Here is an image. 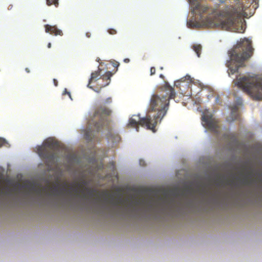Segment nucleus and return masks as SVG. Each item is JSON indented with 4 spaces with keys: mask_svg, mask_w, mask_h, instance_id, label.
<instances>
[{
    "mask_svg": "<svg viewBox=\"0 0 262 262\" xmlns=\"http://www.w3.org/2000/svg\"><path fill=\"white\" fill-rule=\"evenodd\" d=\"M145 127L148 129L151 130L155 133L156 130L155 127L157 125L155 123L151 115L148 114L145 117L141 118L140 115H133L129 118L128 125L133 128H136L137 132L139 131V125Z\"/></svg>",
    "mask_w": 262,
    "mask_h": 262,
    "instance_id": "0eeeda50",
    "label": "nucleus"
},
{
    "mask_svg": "<svg viewBox=\"0 0 262 262\" xmlns=\"http://www.w3.org/2000/svg\"><path fill=\"white\" fill-rule=\"evenodd\" d=\"M180 215V214H154L152 217L160 220H163L170 217H173L172 215Z\"/></svg>",
    "mask_w": 262,
    "mask_h": 262,
    "instance_id": "2eb2a0df",
    "label": "nucleus"
},
{
    "mask_svg": "<svg viewBox=\"0 0 262 262\" xmlns=\"http://www.w3.org/2000/svg\"><path fill=\"white\" fill-rule=\"evenodd\" d=\"M241 174H243V171H242L241 173H240Z\"/></svg>",
    "mask_w": 262,
    "mask_h": 262,
    "instance_id": "58836bf2",
    "label": "nucleus"
},
{
    "mask_svg": "<svg viewBox=\"0 0 262 262\" xmlns=\"http://www.w3.org/2000/svg\"><path fill=\"white\" fill-rule=\"evenodd\" d=\"M47 4L48 6L54 5L57 7L58 6V0H47Z\"/></svg>",
    "mask_w": 262,
    "mask_h": 262,
    "instance_id": "a211bd4d",
    "label": "nucleus"
},
{
    "mask_svg": "<svg viewBox=\"0 0 262 262\" xmlns=\"http://www.w3.org/2000/svg\"><path fill=\"white\" fill-rule=\"evenodd\" d=\"M112 102V98L111 97H109L106 99L105 101V103H111Z\"/></svg>",
    "mask_w": 262,
    "mask_h": 262,
    "instance_id": "b1692460",
    "label": "nucleus"
},
{
    "mask_svg": "<svg viewBox=\"0 0 262 262\" xmlns=\"http://www.w3.org/2000/svg\"><path fill=\"white\" fill-rule=\"evenodd\" d=\"M238 105H241L242 104V99L241 98L237 99Z\"/></svg>",
    "mask_w": 262,
    "mask_h": 262,
    "instance_id": "393cba45",
    "label": "nucleus"
},
{
    "mask_svg": "<svg viewBox=\"0 0 262 262\" xmlns=\"http://www.w3.org/2000/svg\"><path fill=\"white\" fill-rule=\"evenodd\" d=\"M150 75H153L156 73V69L154 67H151L150 68Z\"/></svg>",
    "mask_w": 262,
    "mask_h": 262,
    "instance_id": "4be33fe9",
    "label": "nucleus"
},
{
    "mask_svg": "<svg viewBox=\"0 0 262 262\" xmlns=\"http://www.w3.org/2000/svg\"><path fill=\"white\" fill-rule=\"evenodd\" d=\"M25 71H26V72L27 73H30V71L29 69V68H26L25 69Z\"/></svg>",
    "mask_w": 262,
    "mask_h": 262,
    "instance_id": "2f4dec72",
    "label": "nucleus"
},
{
    "mask_svg": "<svg viewBox=\"0 0 262 262\" xmlns=\"http://www.w3.org/2000/svg\"><path fill=\"white\" fill-rule=\"evenodd\" d=\"M111 113V111L105 107L97 108L88 121L89 126L97 132L101 130L104 126L108 128L109 122L106 117L110 115Z\"/></svg>",
    "mask_w": 262,
    "mask_h": 262,
    "instance_id": "39448f33",
    "label": "nucleus"
},
{
    "mask_svg": "<svg viewBox=\"0 0 262 262\" xmlns=\"http://www.w3.org/2000/svg\"><path fill=\"white\" fill-rule=\"evenodd\" d=\"M176 94L172 87L167 82L161 88V91L152 95L150 108L155 113L151 116L157 124L160 123L169 108V100L174 99Z\"/></svg>",
    "mask_w": 262,
    "mask_h": 262,
    "instance_id": "f257e3e1",
    "label": "nucleus"
},
{
    "mask_svg": "<svg viewBox=\"0 0 262 262\" xmlns=\"http://www.w3.org/2000/svg\"><path fill=\"white\" fill-rule=\"evenodd\" d=\"M113 73L108 71L105 74L101 76V79L104 82L103 83L100 84V87H104L109 84L111 81V77L112 76Z\"/></svg>",
    "mask_w": 262,
    "mask_h": 262,
    "instance_id": "ddd939ff",
    "label": "nucleus"
},
{
    "mask_svg": "<svg viewBox=\"0 0 262 262\" xmlns=\"http://www.w3.org/2000/svg\"><path fill=\"white\" fill-rule=\"evenodd\" d=\"M140 165L141 166H145V162H144V161H143V160H140Z\"/></svg>",
    "mask_w": 262,
    "mask_h": 262,
    "instance_id": "a878e982",
    "label": "nucleus"
},
{
    "mask_svg": "<svg viewBox=\"0 0 262 262\" xmlns=\"http://www.w3.org/2000/svg\"><path fill=\"white\" fill-rule=\"evenodd\" d=\"M124 61L125 62V63H128L129 62V59L128 58H125L124 59Z\"/></svg>",
    "mask_w": 262,
    "mask_h": 262,
    "instance_id": "7c9ffc66",
    "label": "nucleus"
},
{
    "mask_svg": "<svg viewBox=\"0 0 262 262\" xmlns=\"http://www.w3.org/2000/svg\"><path fill=\"white\" fill-rule=\"evenodd\" d=\"M85 36L88 37V38H90L91 36V34L90 32H86L85 33Z\"/></svg>",
    "mask_w": 262,
    "mask_h": 262,
    "instance_id": "c85d7f7f",
    "label": "nucleus"
},
{
    "mask_svg": "<svg viewBox=\"0 0 262 262\" xmlns=\"http://www.w3.org/2000/svg\"><path fill=\"white\" fill-rule=\"evenodd\" d=\"M58 143L52 139H48L43 143L42 146H38L37 152L39 157L45 160L47 165H52L56 159L54 150L58 147Z\"/></svg>",
    "mask_w": 262,
    "mask_h": 262,
    "instance_id": "423d86ee",
    "label": "nucleus"
},
{
    "mask_svg": "<svg viewBox=\"0 0 262 262\" xmlns=\"http://www.w3.org/2000/svg\"><path fill=\"white\" fill-rule=\"evenodd\" d=\"M242 29V30H243V32H244V30H245V29H243V27H242V29Z\"/></svg>",
    "mask_w": 262,
    "mask_h": 262,
    "instance_id": "4c0bfd02",
    "label": "nucleus"
},
{
    "mask_svg": "<svg viewBox=\"0 0 262 262\" xmlns=\"http://www.w3.org/2000/svg\"><path fill=\"white\" fill-rule=\"evenodd\" d=\"M94 91H95V92H98H98H99V91H97V90H95Z\"/></svg>",
    "mask_w": 262,
    "mask_h": 262,
    "instance_id": "ea45409f",
    "label": "nucleus"
},
{
    "mask_svg": "<svg viewBox=\"0 0 262 262\" xmlns=\"http://www.w3.org/2000/svg\"><path fill=\"white\" fill-rule=\"evenodd\" d=\"M51 47V43L50 42H49L48 44V48H50Z\"/></svg>",
    "mask_w": 262,
    "mask_h": 262,
    "instance_id": "72a5a7b5",
    "label": "nucleus"
},
{
    "mask_svg": "<svg viewBox=\"0 0 262 262\" xmlns=\"http://www.w3.org/2000/svg\"><path fill=\"white\" fill-rule=\"evenodd\" d=\"M107 32H108L109 34L111 35H114L117 33V31L114 29H109L107 30Z\"/></svg>",
    "mask_w": 262,
    "mask_h": 262,
    "instance_id": "aec40b11",
    "label": "nucleus"
},
{
    "mask_svg": "<svg viewBox=\"0 0 262 262\" xmlns=\"http://www.w3.org/2000/svg\"><path fill=\"white\" fill-rule=\"evenodd\" d=\"M235 179L237 180V181H239L240 180V178L239 177H237L235 178Z\"/></svg>",
    "mask_w": 262,
    "mask_h": 262,
    "instance_id": "c9c22d12",
    "label": "nucleus"
},
{
    "mask_svg": "<svg viewBox=\"0 0 262 262\" xmlns=\"http://www.w3.org/2000/svg\"><path fill=\"white\" fill-rule=\"evenodd\" d=\"M237 110H238V107L237 106H234L232 107V109H231V117H232V119H228V120L229 121H233L235 120H236L237 117H238V114H237Z\"/></svg>",
    "mask_w": 262,
    "mask_h": 262,
    "instance_id": "dca6fc26",
    "label": "nucleus"
},
{
    "mask_svg": "<svg viewBox=\"0 0 262 262\" xmlns=\"http://www.w3.org/2000/svg\"><path fill=\"white\" fill-rule=\"evenodd\" d=\"M45 31L47 33H50L54 35L62 36L63 33L61 30L58 29L56 26H51L49 25H46L45 26Z\"/></svg>",
    "mask_w": 262,
    "mask_h": 262,
    "instance_id": "9b49d317",
    "label": "nucleus"
},
{
    "mask_svg": "<svg viewBox=\"0 0 262 262\" xmlns=\"http://www.w3.org/2000/svg\"><path fill=\"white\" fill-rule=\"evenodd\" d=\"M160 77L162 78V79H164V75L163 74H160Z\"/></svg>",
    "mask_w": 262,
    "mask_h": 262,
    "instance_id": "f704fd0d",
    "label": "nucleus"
},
{
    "mask_svg": "<svg viewBox=\"0 0 262 262\" xmlns=\"http://www.w3.org/2000/svg\"><path fill=\"white\" fill-rule=\"evenodd\" d=\"M202 121L204 125L210 129L211 131L217 133L219 125L216 120L211 116L209 115H205L202 117Z\"/></svg>",
    "mask_w": 262,
    "mask_h": 262,
    "instance_id": "1a4fd4ad",
    "label": "nucleus"
},
{
    "mask_svg": "<svg viewBox=\"0 0 262 262\" xmlns=\"http://www.w3.org/2000/svg\"><path fill=\"white\" fill-rule=\"evenodd\" d=\"M53 83L55 86H57L58 85V81L56 79H53Z\"/></svg>",
    "mask_w": 262,
    "mask_h": 262,
    "instance_id": "cd10ccee",
    "label": "nucleus"
},
{
    "mask_svg": "<svg viewBox=\"0 0 262 262\" xmlns=\"http://www.w3.org/2000/svg\"><path fill=\"white\" fill-rule=\"evenodd\" d=\"M101 70L100 68H98V71L92 72L91 75V78L89 80V83L88 84V87L92 89V86L91 85V84L92 82H96L98 80L101 79Z\"/></svg>",
    "mask_w": 262,
    "mask_h": 262,
    "instance_id": "f8f14e48",
    "label": "nucleus"
},
{
    "mask_svg": "<svg viewBox=\"0 0 262 262\" xmlns=\"http://www.w3.org/2000/svg\"><path fill=\"white\" fill-rule=\"evenodd\" d=\"M5 143V140L3 138H0V147L3 146Z\"/></svg>",
    "mask_w": 262,
    "mask_h": 262,
    "instance_id": "5701e85b",
    "label": "nucleus"
},
{
    "mask_svg": "<svg viewBox=\"0 0 262 262\" xmlns=\"http://www.w3.org/2000/svg\"><path fill=\"white\" fill-rule=\"evenodd\" d=\"M85 136H86V138L87 139H90V138L88 136V133H86V134H85Z\"/></svg>",
    "mask_w": 262,
    "mask_h": 262,
    "instance_id": "473e14b6",
    "label": "nucleus"
},
{
    "mask_svg": "<svg viewBox=\"0 0 262 262\" xmlns=\"http://www.w3.org/2000/svg\"><path fill=\"white\" fill-rule=\"evenodd\" d=\"M86 185V182L84 180L82 181L81 183H75L74 185L76 186V188H74V185H72L70 189L67 192L68 194H71L73 191L76 196H80L82 199L90 201L94 200L97 204L101 203L106 204L110 200L114 199V196L111 195L107 191L98 192L95 189L84 187Z\"/></svg>",
    "mask_w": 262,
    "mask_h": 262,
    "instance_id": "7ed1b4c3",
    "label": "nucleus"
},
{
    "mask_svg": "<svg viewBox=\"0 0 262 262\" xmlns=\"http://www.w3.org/2000/svg\"><path fill=\"white\" fill-rule=\"evenodd\" d=\"M66 94L68 95L69 97L71 98V99H72V98H71V95L70 93L67 91V89H64V91L63 92V93H62L63 95H64Z\"/></svg>",
    "mask_w": 262,
    "mask_h": 262,
    "instance_id": "412c9836",
    "label": "nucleus"
},
{
    "mask_svg": "<svg viewBox=\"0 0 262 262\" xmlns=\"http://www.w3.org/2000/svg\"><path fill=\"white\" fill-rule=\"evenodd\" d=\"M190 188L185 186L182 189L174 188L172 189H163L161 194L164 200H167L171 198H177L180 195H185L186 192H189Z\"/></svg>",
    "mask_w": 262,
    "mask_h": 262,
    "instance_id": "6e6552de",
    "label": "nucleus"
},
{
    "mask_svg": "<svg viewBox=\"0 0 262 262\" xmlns=\"http://www.w3.org/2000/svg\"><path fill=\"white\" fill-rule=\"evenodd\" d=\"M67 186V184L66 183H64L62 185V187L59 189L58 185L54 186L53 187H47V189L50 191L51 194L54 195H59L64 192L67 191L66 187ZM46 188H45V189Z\"/></svg>",
    "mask_w": 262,
    "mask_h": 262,
    "instance_id": "9d476101",
    "label": "nucleus"
},
{
    "mask_svg": "<svg viewBox=\"0 0 262 262\" xmlns=\"http://www.w3.org/2000/svg\"><path fill=\"white\" fill-rule=\"evenodd\" d=\"M119 64L118 62L114 63H113V67L115 68H118Z\"/></svg>",
    "mask_w": 262,
    "mask_h": 262,
    "instance_id": "c756f323",
    "label": "nucleus"
},
{
    "mask_svg": "<svg viewBox=\"0 0 262 262\" xmlns=\"http://www.w3.org/2000/svg\"><path fill=\"white\" fill-rule=\"evenodd\" d=\"M192 48L199 57L201 53L202 46L200 45H194L192 46Z\"/></svg>",
    "mask_w": 262,
    "mask_h": 262,
    "instance_id": "f3484780",
    "label": "nucleus"
},
{
    "mask_svg": "<svg viewBox=\"0 0 262 262\" xmlns=\"http://www.w3.org/2000/svg\"><path fill=\"white\" fill-rule=\"evenodd\" d=\"M253 50L251 41L248 38H245L237 43L230 52V60L226 63L229 75L236 73L244 62L252 56Z\"/></svg>",
    "mask_w": 262,
    "mask_h": 262,
    "instance_id": "f03ea898",
    "label": "nucleus"
},
{
    "mask_svg": "<svg viewBox=\"0 0 262 262\" xmlns=\"http://www.w3.org/2000/svg\"><path fill=\"white\" fill-rule=\"evenodd\" d=\"M119 215H136V216L137 215H139V216L140 217L141 216V215H146L145 217H152V216L154 215V214H119Z\"/></svg>",
    "mask_w": 262,
    "mask_h": 262,
    "instance_id": "6ab92c4d",
    "label": "nucleus"
},
{
    "mask_svg": "<svg viewBox=\"0 0 262 262\" xmlns=\"http://www.w3.org/2000/svg\"><path fill=\"white\" fill-rule=\"evenodd\" d=\"M234 180L233 178V179H232L231 180H229V181H228V184H234Z\"/></svg>",
    "mask_w": 262,
    "mask_h": 262,
    "instance_id": "bb28decb",
    "label": "nucleus"
},
{
    "mask_svg": "<svg viewBox=\"0 0 262 262\" xmlns=\"http://www.w3.org/2000/svg\"><path fill=\"white\" fill-rule=\"evenodd\" d=\"M235 85L249 95L253 100H262V78L243 76L234 80Z\"/></svg>",
    "mask_w": 262,
    "mask_h": 262,
    "instance_id": "20e7f679",
    "label": "nucleus"
},
{
    "mask_svg": "<svg viewBox=\"0 0 262 262\" xmlns=\"http://www.w3.org/2000/svg\"><path fill=\"white\" fill-rule=\"evenodd\" d=\"M243 170L246 172V174L243 175V180L241 181V183L243 184H248L251 180L250 176L251 174V172L247 170V168L245 167L243 168Z\"/></svg>",
    "mask_w": 262,
    "mask_h": 262,
    "instance_id": "4468645a",
    "label": "nucleus"
},
{
    "mask_svg": "<svg viewBox=\"0 0 262 262\" xmlns=\"http://www.w3.org/2000/svg\"><path fill=\"white\" fill-rule=\"evenodd\" d=\"M160 69H161V70H163V68H162V67H161V68H160Z\"/></svg>",
    "mask_w": 262,
    "mask_h": 262,
    "instance_id": "a19ab883",
    "label": "nucleus"
},
{
    "mask_svg": "<svg viewBox=\"0 0 262 262\" xmlns=\"http://www.w3.org/2000/svg\"><path fill=\"white\" fill-rule=\"evenodd\" d=\"M202 192H207V191L205 190V189H203L202 190Z\"/></svg>",
    "mask_w": 262,
    "mask_h": 262,
    "instance_id": "e433bc0d",
    "label": "nucleus"
}]
</instances>
